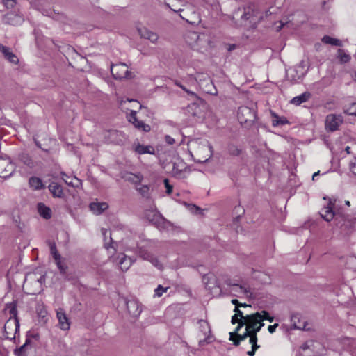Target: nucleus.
<instances>
[{
    "label": "nucleus",
    "instance_id": "obj_1",
    "mask_svg": "<svg viewBox=\"0 0 356 356\" xmlns=\"http://www.w3.org/2000/svg\"><path fill=\"white\" fill-rule=\"evenodd\" d=\"M262 19V15L254 4L239 7L233 13L232 20L238 26L254 28Z\"/></svg>",
    "mask_w": 356,
    "mask_h": 356
},
{
    "label": "nucleus",
    "instance_id": "obj_2",
    "mask_svg": "<svg viewBox=\"0 0 356 356\" xmlns=\"http://www.w3.org/2000/svg\"><path fill=\"white\" fill-rule=\"evenodd\" d=\"M114 242L111 241V243L108 245L104 243V247L108 250L109 260L116 264L122 271H127L135 260L127 257L124 253H118L115 254V249L113 247Z\"/></svg>",
    "mask_w": 356,
    "mask_h": 356
},
{
    "label": "nucleus",
    "instance_id": "obj_3",
    "mask_svg": "<svg viewBox=\"0 0 356 356\" xmlns=\"http://www.w3.org/2000/svg\"><path fill=\"white\" fill-rule=\"evenodd\" d=\"M248 318V323L245 325V331L243 332V337H250L249 339H252L254 337H257V334L259 332L261 327L264 325V323L261 321H254V318H257L254 314L246 315Z\"/></svg>",
    "mask_w": 356,
    "mask_h": 356
},
{
    "label": "nucleus",
    "instance_id": "obj_4",
    "mask_svg": "<svg viewBox=\"0 0 356 356\" xmlns=\"http://www.w3.org/2000/svg\"><path fill=\"white\" fill-rule=\"evenodd\" d=\"M185 40L193 48L199 49L207 43L206 35L195 31H188L185 35Z\"/></svg>",
    "mask_w": 356,
    "mask_h": 356
},
{
    "label": "nucleus",
    "instance_id": "obj_5",
    "mask_svg": "<svg viewBox=\"0 0 356 356\" xmlns=\"http://www.w3.org/2000/svg\"><path fill=\"white\" fill-rule=\"evenodd\" d=\"M145 217L159 229H165L169 224L161 214L156 210H147L145 213Z\"/></svg>",
    "mask_w": 356,
    "mask_h": 356
},
{
    "label": "nucleus",
    "instance_id": "obj_6",
    "mask_svg": "<svg viewBox=\"0 0 356 356\" xmlns=\"http://www.w3.org/2000/svg\"><path fill=\"white\" fill-rule=\"evenodd\" d=\"M237 118L241 124H250L255 121L257 115L253 109L248 106H241L237 112Z\"/></svg>",
    "mask_w": 356,
    "mask_h": 356
},
{
    "label": "nucleus",
    "instance_id": "obj_7",
    "mask_svg": "<svg viewBox=\"0 0 356 356\" xmlns=\"http://www.w3.org/2000/svg\"><path fill=\"white\" fill-rule=\"evenodd\" d=\"M19 330V322L18 318H8L4 325L3 336L8 339H15L16 334Z\"/></svg>",
    "mask_w": 356,
    "mask_h": 356
},
{
    "label": "nucleus",
    "instance_id": "obj_8",
    "mask_svg": "<svg viewBox=\"0 0 356 356\" xmlns=\"http://www.w3.org/2000/svg\"><path fill=\"white\" fill-rule=\"evenodd\" d=\"M337 200L330 198L327 206L324 207L320 212L321 217L326 221L329 222L332 220L334 216L336 215V209L338 207Z\"/></svg>",
    "mask_w": 356,
    "mask_h": 356
},
{
    "label": "nucleus",
    "instance_id": "obj_9",
    "mask_svg": "<svg viewBox=\"0 0 356 356\" xmlns=\"http://www.w3.org/2000/svg\"><path fill=\"white\" fill-rule=\"evenodd\" d=\"M138 254L140 257L143 260L149 261L153 266L159 270L163 268L162 264L155 257L151 252H149L145 246H140L138 248Z\"/></svg>",
    "mask_w": 356,
    "mask_h": 356
},
{
    "label": "nucleus",
    "instance_id": "obj_10",
    "mask_svg": "<svg viewBox=\"0 0 356 356\" xmlns=\"http://www.w3.org/2000/svg\"><path fill=\"white\" fill-rule=\"evenodd\" d=\"M302 348L304 351L311 350L312 353H307L308 356L321 355L323 354L325 350L324 346L321 343L313 340L307 341L302 345Z\"/></svg>",
    "mask_w": 356,
    "mask_h": 356
},
{
    "label": "nucleus",
    "instance_id": "obj_11",
    "mask_svg": "<svg viewBox=\"0 0 356 356\" xmlns=\"http://www.w3.org/2000/svg\"><path fill=\"white\" fill-rule=\"evenodd\" d=\"M111 72L115 79H122L124 78H130L131 72L124 63L112 65Z\"/></svg>",
    "mask_w": 356,
    "mask_h": 356
},
{
    "label": "nucleus",
    "instance_id": "obj_12",
    "mask_svg": "<svg viewBox=\"0 0 356 356\" xmlns=\"http://www.w3.org/2000/svg\"><path fill=\"white\" fill-rule=\"evenodd\" d=\"M343 122V118L341 115L329 114L325 119V127L330 131L338 129L340 124Z\"/></svg>",
    "mask_w": 356,
    "mask_h": 356
},
{
    "label": "nucleus",
    "instance_id": "obj_13",
    "mask_svg": "<svg viewBox=\"0 0 356 356\" xmlns=\"http://www.w3.org/2000/svg\"><path fill=\"white\" fill-rule=\"evenodd\" d=\"M129 122L133 124L134 127L139 131L149 132L151 127L149 124H145L143 121L139 120L136 117V111L131 110L129 116H127Z\"/></svg>",
    "mask_w": 356,
    "mask_h": 356
},
{
    "label": "nucleus",
    "instance_id": "obj_14",
    "mask_svg": "<svg viewBox=\"0 0 356 356\" xmlns=\"http://www.w3.org/2000/svg\"><path fill=\"white\" fill-rule=\"evenodd\" d=\"M14 172V165L9 158H0V177L6 178Z\"/></svg>",
    "mask_w": 356,
    "mask_h": 356
},
{
    "label": "nucleus",
    "instance_id": "obj_15",
    "mask_svg": "<svg viewBox=\"0 0 356 356\" xmlns=\"http://www.w3.org/2000/svg\"><path fill=\"white\" fill-rule=\"evenodd\" d=\"M199 329L200 331L202 333L204 338L203 339H200L199 341L200 346H204L206 343H209L211 341V328L209 323L204 320L199 321Z\"/></svg>",
    "mask_w": 356,
    "mask_h": 356
},
{
    "label": "nucleus",
    "instance_id": "obj_16",
    "mask_svg": "<svg viewBox=\"0 0 356 356\" xmlns=\"http://www.w3.org/2000/svg\"><path fill=\"white\" fill-rule=\"evenodd\" d=\"M56 318L58 321V326L62 330L67 331L70 330V321L63 308L56 309Z\"/></svg>",
    "mask_w": 356,
    "mask_h": 356
},
{
    "label": "nucleus",
    "instance_id": "obj_17",
    "mask_svg": "<svg viewBox=\"0 0 356 356\" xmlns=\"http://www.w3.org/2000/svg\"><path fill=\"white\" fill-rule=\"evenodd\" d=\"M128 313L133 318L140 316L142 309L139 302L135 300H130L126 302Z\"/></svg>",
    "mask_w": 356,
    "mask_h": 356
},
{
    "label": "nucleus",
    "instance_id": "obj_18",
    "mask_svg": "<svg viewBox=\"0 0 356 356\" xmlns=\"http://www.w3.org/2000/svg\"><path fill=\"white\" fill-rule=\"evenodd\" d=\"M231 291L234 293V296L238 297L245 296L248 298H250L252 296V293L250 288L237 284L232 285Z\"/></svg>",
    "mask_w": 356,
    "mask_h": 356
},
{
    "label": "nucleus",
    "instance_id": "obj_19",
    "mask_svg": "<svg viewBox=\"0 0 356 356\" xmlns=\"http://www.w3.org/2000/svg\"><path fill=\"white\" fill-rule=\"evenodd\" d=\"M138 32L141 38L149 40L152 43L156 44L159 39L158 35L145 27L138 28Z\"/></svg>",
    "mask_w": 356,
    "mask_h": 356
},
{
    "label": "nucleus",
    "instance_id": "obj_20",
    "mask_svg": "<svg viewBox=\"0 0 356 356\" xmlns=\"http://www.w3.org/2000/svg\"><path fill=\"white\" fill-rule=\"evenodd\" d=\"M186 113L193 118L200 119L202 117V110L196 103H192L186 108Z\"/></svg>",
    "mask_w": 356,
    "mask_h": 356
},
{
    "label": "nucleus",
    "instance_id": "obj_21",
    "mask_svg": "<svg viewBox=\"0 0 356 356\" xmlns=\"http://www.w3.org/2000/svg\"><path fill=\"white\" fill-rule=\"evenodd\" d=\"M108 205L106 202H92L90 204V211L95 215H100L106 210Z\"/></svg>",
    "mask_w": 356,
    "mask_h": 356
},
{
    "label": "nucleus",
    "instance_id": "obj_22",
    "mask_svg": "<svg viewBox=\"0 0 356 356\" xmlns=\"http://www.w3.org/2000/svg\"><path fill=\"white\" fill-rule=\"evenodd\" d=\"M0 51L9 62L14 64H17L18 63L17 57L15 54L10 51V48L0 44Z\"/></svg>",
    "mask_w": 356,
    "mask_h": 356
},
{
    "label": "nucleus",
    "instance_id": "obj_23",
    "mask_svg": "<svg viewBox=\"0 0 356 356\" xmlns=\"http://www.w3.org/2000/svg\"><path fill=\"white\" fill-rule=\"evenodd\" d=\"M4 21L6 24L17 26L22 24L23 19L15 13H9L4 17Z\"/></svg>",
    "mask_w": 356,
    "mask_h": 356
},
{
    "label": "nucleus",
    "instance_id": "obj_24",
    "mask_svg": "<svg viewBox=\"0 0 356 356\" xmlns=\"http://www.w3.org/2000/svg\"><path fill=\"white\" fill-rule=\"evenodd\" d=\"M234 311L235 312L234 315L239 318V325L236 328V331L238 332L239 330L245 325L249 321H248L246 316L243 315V313L238 308V307H235Z\"/></svg>",
    "mask_w": 356,
    "mask_h": 356
},
{
    "label": "nucleus",
    "instance_id": "obj_25",
    "mask_svg": "<svg viewBox=\"0 0 356 356\" xmlns=\"http://www.w3.org/2000/svg\"><path fill=\"white\" fill-rule=\"evenodd\" d=\"M60 175L62 179L68 186L77 187L81 183L80 179L76 178V177L68 176L65 172H61Z\"/></svg>",
    "mask_w": 356,
    "mask_h": 356
},
{
    "label": "nucleus",
    "instance_id": "obj_26",
    "mask_svg": "<svg viewBox=\"0 0 356 356\" xmlns=\"http://www.w3.org/2000/svg\"><path fill=\"white\" fill-rule=\"evenodd\" d=\"M195 78L197 80V86H199L200 88L203 86L206 82L207 86H212V81L207 74L197 73Z\"/></svg>",
    "mask_w": 356,
    "mask_h": 356
},
{
    "label": "nucleus",
    "instance_id": "obj_27",
    "mask_svg": "<svg viewBox=\"0 0 356 356\" xmlns=\"http://www.w3.org/2000/svg\"><path fill=\"white\" fill-rule=\"evenodd\" d=\"M49 190L54 197H61L63 195L62 186L56 182H51L49 185Z\"/></svg>",
    "mask_w": 356,
    "mask_h": 356
},
{
    "label": "nucleus",
    "instance_id": "obj_28",
    "mask_svg": "<svg viewBox=\"0 0 356 356\" xmlns=\"http://www.w3.org/2000/svg\"><path fill=\"white\" fill-rule=\"evenodd\" d=\"M311 96V93L309 92H303L302 94L293 97L291 100V103L296 106L300 105L302 103L307 102Z\"/></svg>",
    "mask_w": 356,
    "mask_h": 356
},
{
    "label": "nucleus",
    "instance_id": "obj_29",
    "mask_svg": "<svg viewBox=\"0 0 356 356\" xmlns=\"http://www.w3.org/2000/svg\"><path fill=\"white\" fill-rule=\"evenodd\" d=\"M29 184L33 190H40L44 188L42 179L34 176L29 178Z\"/></svg>",
    "mask_w": 356,
    "mask_h": 356
},
{
    "label": "nucleus",
    "instance_id": "obj_30",
    "mask_svg": "<svg viewBox=\"0 0 356 356\" xmlns=\"http://www.w3.org/2000/svg\"><path fill=\"white\" fill-rule=\"evenodd\" d=\"M135 151L139 154H153L154 153V149L153 147L150 145H143L140 144H138L135 147Z\"/></svg>",
    "mask_w": 356,
    "mask_h": 356
},
{
    "label": "nucleus",
    "instance_id": "obj_31",
    "mask_svg": "<svg viewBox=\"0 0 356 356\" xmlns=\"http://www.w3.org/2000/svg\"><path fill=\"white\" fill-rule=\"evenodd\" d=\"M38 209L40 215L42 216L45 219H49L51 217V209L46 207L42 203H39L38 204Z\"/></svg>",
    "mask_w": 356,
    "mask_h": 356
},
{
    "label": "nucleus",
    "instance_id": "obj_32",
    "mask_svg": "<svg viewBox=\"0 0 356 356\" xmlns=\"http://www.w3.org/2000/svg\"><path fill=\"white\" fill-rule=\"evenodd\" d=\"M298 72V70L296 68L290 69L286 72L287 76L292 81L298 82L300 81L304 76V73L301 72L300 74L296 75L295 73Z\"/></svg>",
    "mask_w": 356,
    "mask_h": 356
},
{
    "label": "nucleus",
    "instance_id": "obj_33",
    "mask_svg": "<svg viewBox=\"0 0 356 356\" xmlns=\"http://www.w3.org/2000/svg\"><path fill=\"white\" fill-rule=\"evenodd\" d=\"M255 316L257 318H254V321H261L263 322L264 320H268L270 323L274 321V318L270 316L269 313L265 310H263L261 312H256Z\"/></svg>",
    "mask_w": 356,
    "mask_h": 356
},
{
    "label": "nucleus",
    "instance_id": "obj_34",
    "mask_svg": "<svg viewBox=\"0 0 356 356\" xmlns=\"http://www.w3.org/2000/svg\"><path fill=\"white\" fill-rule=\"evenodd\" d=\"M229 334H230L229 339L233 341L234 345L236 346L239 345L240 341H243L246 339V338H243V333L239 334L236 330L234 332H230Z\"/></svg>",
    "mask_w": 356,
    "mask_h": 356
},
{
    "label": "nucleus",
    "instance_id": "obj_35",
    "mask_svg": "<svg viewBox=\"0 0 356 356\" xmlns=\"http://www.w3.org/2000/svg\"><path fill=\"white\" fill-rule=\"evenodd\" d=\"M273 120L272 121V124L273 127L284 125V124L289 123V121L286 120V118L284 117L280 118L275 113H273Z\"/></svg>",
    "mask_w": 356,
    "mask_h": 356
},
{
    "label": "nucleus",
    "instance_id": "obj_36",
    "mask_svg": "<svg viewBox=\"0 0 356 356\" xmlns=\"http://www.w3.org/2000/svg\"><path fill=\"white\" fill-rule=\"evenodd\" d=\"M19 161L29 168L33 167V162L28 154L22 153L19 154Z\"/></svg>",
    "mask_w": 356,
    "mask_h": 356
},
{
    "label": "nucleus",
    "instance_id": "obj_37",
    "mask_svg": "<svg viewBox=\"0 0 356 356\" xmlns=\"http://www.w3.org/2000/svg\"><path fill=\"white\" fill-rule=\"evenodd\" d=\"M322 42L325 44H331L334 46L341 47L342 42L341 40L335 38H332L328 35H325L322 38Z\"/></svg>",
    "mask_w": 356,
    "mask_h": 356
},
{
    "label": "nucleus",
    "instance_id": "obj_38",
    "mask_svg": "<svg viewBox=\"0 0 356 356\" xmlns=\"http://www.w3.org/2000/svg\"><path fill=\"white\" fill-rule=\"evenodd\" d=\"M6 309L8 310L10 314L9 318H17V305L15 302H11L6 305Z\"/></svg>",
    "mask_w": 356,
    "mask_h": 356
},
{
    "label": "nucleus",
    "instance_id": "obj_39",
    "mask_svg": "<svg viewBox=\"0 0 356 356\" xmlns=\"http://www.w3.org/2000/svg\"><path fill=\"white\" fill-rule=\"evenodd\" d=\"M31 340L27 338L24 344L19 349L15 350V353L17 356H26V350L30 345Z\"/></svg>",
    "mask_w": 356,
    "mask_h": 356
},
{
    "label": "nucleus",
    "instance_id": "obj_40",
    "mask_svg": "<svg viewBox=\"0 0 356 356\" xmlns=\"http://www.w3.org/2000/svg\"><path fill=\"white\" fill-rule=\"evenodd\" d=\"M55 261L60 273L63 275L67 273V266L65 263L64 260L61 259V257L55 259Z\"/></svg>",
    "mask_w": 356,
    "mask_h": 356
},
{
    "label": "nucleus",
    "instance_id": "obj_41",
    "mask_svg": "<svg viewBox=\"0 0 356 356\" xmlns=\"http://www.w3.org/2000/svg\"><path fill=\"white\" fill-rule=\"evenodd\" d=\"M257 337H254L252 339H249V343L252 345V350L247 352L248 356H254L255 351L259 348L257 345Z\"/></svg>",
    "mask_w": 356,
    "mask_h": 356
},
{
    "label": "nucleus",
    "instance_id": "obj_42",
    "mask_svg": "<svg viewBox=\"0 0 356 356\" xmlns=\"http://www.w3.org/2000/svg\"><path fill=\"white\" fill-rule=\"evenodd\" d=\"M337 57L339 58L340 61L343 63H348L350 60V55L346 54L343 49H339L338 50Z\"/></svg>",
    "mask_w": 356,
    "mask_h": 356
},
{
    "label": "nucleus",
    "instance_id": "obj_43",
    "mask_svg": "<svg viewBox=\"0 0 356 356\" xmlns=\"http://www.w3.org/2000/svg\"><path fill=\"white\" fill-rule=\"evenodd\" d=\"M48 244L50 248L51 254H52L54 260L60 257V254L57 251L56 243L49 241H48Z\"/></svg>",
    "mask_w": 356,
    "mask_h": 356
},
{
    "label": "nucleus",
    "instance_id": "obj_44",
    "mask_svg": "<svg viewBox=\"0 0 356 356\" xmlns=\"http://www.w3.org/2000/svg\"><path fill=\"white\" fill-rule=\"evenodd\" d=\"M136 190L143 197L146 198L149 197V188L147 185H143L140 187H137Z\"/></svg>",
    "mask_w": 356,
    "mask_h": 356
},
{
    "label": "nucleus",
    "instance_id": "obj_45",
    "mask_svg": "<svg viewBox=\"0 0 356 356\" xmlns=\"http://www.w3.org/2000/svg\"><path fill=\"white\" fill-rule=\"evenodd\" d=\"M202 90L208 94L211 95H217V90L215 88L213 83H212V86H207V82L204 83L203 86L201 87Z\"/></svg>",
    "mask_w": 356,
    "mask_h": 356
},
{
    "label": "nucleus",
    "instance_id": "obj_46",
    "mask_svg": "<svg viewBox=\"0 0 356 356\" xmlns=\"http://www.w3.org/2000/svg\"><path fill=\"white\" fill-rule=\"evenodd\" d=\"M202 149L203 151L208 152V154H207L206 156H204L202 160L200 159L198 161L199 162H205L211 156V154H212V147L210 146V145H205V146H203L202 147Z\"/></svg>",
    "mask_w": 356,
    "mask_h": 356
},
{
    "label": "nucleus",
    "instance_id": "obj_47",
    "mask_svg": "<svg viewBox=\"0 0 356 356\" xmlns=\"http://www.w3.org/2000/svg\"><path fill=\"white\" fill-rule=\"evenodd\" d=\"M143 179V176L140 173L131 174L129 180L135 184H140Z\"/></svg>",
    "mask_w": 356,
    "mask_h": 356
},
{
    "label": "nucleus",
    "instance_id": "obj_48",
    "mask_svg": "<svg viewBox=\"0 0 356 356\" xmlns=\"http://www.w3.org/2000/svg\"><path fill=\"white\" fill-rule=\"evenodd\" d=\"M228 152L232 155L238 156L241 153V149L234 145H230L228 146Z\"/></svg>",
    "mask_w": 356,
    "mask_h": 356
},
{
    "label": "nucleus",
    "instance_id": "obj_49",
    "mask_svg": "<svg viewBox=\"0 0 356 356\" xmlns=\"http://www.w3.org/2000/svg\"><path fill=\"white\" fill-rule=\"evenodd\" d=\"M175 83L176 86L180 87L184 91H185L188 95L193 96V97H197L196 94L194 92L191 91L190 90L187 89L186 87L185 86H184L183 84H181L179 81H175Z\"/></svg>",
    "mask_w": 356,
    "mask_h": 356
},
{
    "label": "nucleus",
    "instance_id": "obj_50",
    "mask_svg": "<svg viewBox=\"0 0 356 356\" xmlns=\"http://www.w3.org/2000/svg\"><path fill=\"white\" fill-rule=\"evenodd\" d=\"M187 83L188 86H197V80L195 76H193V75H188L187 77L185 78Z\"/></svg>",
    "mask_w": 356,
    "mask_h": 356
},
{
    "label": "nucleus",
    "instance_id": "obj_51",
    "mask_svg": "<svg viewBox=\"0 0 356 356\" xmlns=\"http://www.w3.org/2000/svg\"><path fill=\"white\" fill-rule=\"evenodd\" d=\"M347 265L349 268L353 269L354 271H356V257H350L348 259Z\"/></svg>",
    "mask_w": 356,
    "mask_h": 356
},
{
    "label": "nucleus",
    "instance_id": "obj_52",
    "mask_svg": "<svg viewBox=\"0 0 356 356\" xmlns=\"http://www.w3.org/2000/svg\"><path fill=\"white\" fill-rule=\"evenodd\" d=\"M168 289V287L164 288L161 285H159L154 291L155 296L157 297H161L163 293L167 291Z\"/></svg>",
    "mask_w": 356,
    "mask_h": 356
},
{
    "label": "nucleus",
    "instance_id": "obj_53",
    "mask_svg": "<svg viewBox=\"0 0 356 356\" xmlns=\"http://www.w3.org/2000/svg\"><path fill=\"white\" fill-rule=\"evenodd\" d=\"M43 14L45 15L50 16L52 18H54L56 19H60V17H61V15H60L59 13H56L54 11H51V10H49V11L45 10L43 12Z\"/></svg>",
    "mask_w": 356,
    "mask_h": 356
},
{
    "label": "nucleus",
    "instance_id": "obj_54",
    "mask_svg": "<svg viewBox=\"0 0 356 356\" xmlns=\"http://www.w3.org/2000/svg\"><path fill=\"white\" fill-rule=\"evenodd\" d=\"M164 184L166 188V193L168 194H170L172 191V186L169 184V181L168 179H164Z\"/></svg>",
    "mask_w": 356,
    "mask_h": 356
},
{
    "label": "nucleus",
    "instance_id": "obj_55",
    "mask_svg": "<svg viewBox=\"0 0 356 356\" xmlns=\"http://www.w3.org/2000/svg\"><path fill=\"white\" fill-rule=\"evenodd\" d=\"M350 169L351 172L356 176V159L350 161Z\"/></svg>",
    "mask_w": 356,
    "mask_h": 356
},
{
    "label": "nucleus",
    "instance_id": "obj_56",
    "mask_svg": "<svg viewBox=\"0 0 356 356\" xmlns=\"http://www.w3.org/2000/svg\"><path fill=\"white\" fill-rule=\"evenodd\" d=\"M3 3L7 8H13L15 4V0H3Z\"/></svg>",
    "mask_w": 356,
    "mask_h": 356
},
{
    "label": "nucleus",
    "instance_id": "obj_57",
    "mask_svg": "<svg viewBox=\"0 0 356 356\" xmlns=\"http://www.w3.org/2000/svg\"><path fill=\"white\" fill-rule=\"evenodd\" d=\"M165 140L169 145H172L175 142V139L168 135L165 136Z\"/></svg>",
    "mask_w": 356,
    "mask_h": 356
},
{
    "label": "nucleus",
    "instance_id": "obj_58",
    "mask_svg": "<svg viewBox=\"0 0 356 356\" xmlns=\"http://www.w3.org/2000/svg\"><path fill=\"white\" fill-rule=\"evenodd\" d=\"M278 324L275 323L273 325H269L268 327V330L270 333H273L275 331V329L277 327Z\"/></svg>",
    "mask_w": 356,
    "mask_h": 356
},
{
    "label": "nucleus",
    "instance_id": "obj_59",
    "mask_svg": "<svg viewBox=\"0 0 356 356\" xmlns=\"http://www.w3.org/2000/svg\"><path fill=\"white\" fill-rule=\"evenodd\" d=\"M232 324L238 323L239 325V318H238L235 315H234L232 317Z\"/></svg>",
    "mask_w": 356,
    "mask_h": 356
},
{
    "label": "nucleus",
    "instance_id": "obj_60",
    "mask_svg": "<svg viewBox=\"0 0 356 356\" xmlns=\"http://www.w3.org/2000/svg\"><path fill=\"white\" fill-rule=\"evenodd\" d=\"M232 303L233 305H236V307H238V308L239 307V303H240V302L238 301V300H236V299H233V300H232Z\"/></svg>",
    "mask_w": 356,
    "mask_h": 356
},
{
    "label": "nucleus",
    "instance_id": "obj_61",
    "mask_svg": "<svg viewBox=\"0 0 356 356\" xmlns=\"http://www.w3.org/2000/svg\"><path fill=\"white\" fill-rule=\"evenodd\" d=\"M109 134L111 136H117L118 134V131H115V130H113V131H109Z\"/></svg>",
    "mask_w": 356,
    "mask_h": 356
},
{
    "label": "nucleus",
    "instance_id": "obj_62",
    "mask_svg": "<svg viewBox=\"0 0 356 356\" xmlns=\"http://www.w3.org/2000/svg\"><path fill=\"white\" fill-rule=\"evenodd\" d=\"M346 112H347V113H348V114H349V115H356V111H355V110H353V111H347Z\"/></svg>",
    "mask_w": 356,
    "mask_h": 356
},
{
    "label": "nucleus",
    "instance_id": "obj_63",
    "mask_svg": "<svg viewBox=\"0 0 356 356\" xmlns=\"http://www.w3.org/2000/svg\"><path fill=\"white\" fill-rule=\"evenodd\" d=\"M319 173H320V172H319V171H318V172H316L314 173V175H313V176H312V179H313V180H315L316 177H318V176L319 175Z\"/></svg>",
    "mask_w": 356,
    "mask_h": 356
},
{
    "label": "nucleus",
    "instance_id": "obj_64",
    "mask_svg": "<svg viewBox=\"0 0 356 356\" xmlns=\"http://www.w3.org/2000/svg\"><path fill=\"white\" fill-rule=\"evenodd\" d=\"M179 16L183 19H185L186 22H190L188 19H186L184 15H181V13H179Z\"/></svg>",
    "mask_w": 356,
    "mask_h": 356
}]
</instances>
